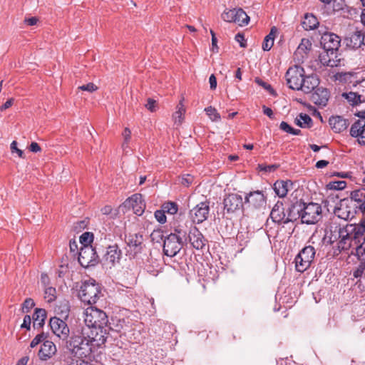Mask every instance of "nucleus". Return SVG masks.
Returning <instances> with one entry per match:
<instances>
[{"label":"nucleus","instance_id":"obj_21","mask_svg":"<svg viewBox=\"0 0 365 365\" xmlns=\"http://www.w3.org/2000/svg\"><path fill=\"white\" fill-rule=\"evenodd\" d=\"M245 202L253 208L259 209L265 206L266 200L262 192L255 191L250 192L245 197Z\"/></svg>","mask_w":365,"mask_h":365},{"label":"nucleus","instance_id":"obj_14","mask_svg":"<svg viewBox=\"0 0 365 365\" xmlns=\"http://www.w3.org/2000/svg\"><path fill=\"white\" fill-rule=\"evenodd\" d=\"M123 206L128 209H132L133 212L140 216L144 212L145 205L143 200L141 194H134L128 198L123 203Z\"/></svg>","mask_w":365,"mask_h":365},{"label":"nucleus","instance_id":"obj_43","mask_svg":"<svg viewBox=\"0 0 365 365\" xmlns=\"http://www.w3.org/2000/svg\"><path fill=\"white\" fill-rule=\"evenodd\" d=\"M359 243L360 245H358L356 248V255L357 256L358 259L360 261V263L365 264V243H363V242Z\"/></svg>","mask_w":365,"mask_h":365},{"label":"nucleus","instance_id":"obj_49","mask_svg":"<svg viewBox=\"0 0 365 365\" xmlns=\"http://www.w3.org/2000/svg\"><path fill=\"white\" fill-rule=\"evenodd\" d=\"M64 365H91V364L78 358L77 359H70L69 360L66 361V364Z\"/></svg>","mask_w":365,"mask_h":365},{"label":"nucleus","instance_id":"obj_4","mask_svg":"<svg viewBox=\"0 0 365 365\" xmlns=\"http://www.w3.org/2000/svg\"><path fill=\"white\" fill-rule=\"evenodd\" d=\"M101 295V287L94 279L84 282L79 292L81 300L91 305L96 304Z\"/></svg>","mask_w":365,"mask_h":365},{"label":"nucleus","instance_id":"obj_47","mask_svg":"<svg viewBox=\"0 0 365 365\" xmlns=\"http://www.w3.org/2000/svg\"><path fill=\"white\" fill-rule=\"evenodd\" d=\"M364 274H365V264L360 263L356 267V269L354 270L353 276L355 278L361 279Z\"/></svg>","mask_w":365,"mask_h":365},{"label":"nucleus","instance_id":"obj_33","mask_svg":"<svg viewBox=\"0 0 365 365\" xmlns=\"http://www.w3.org/2000/svg\"><path fill=\"white\" fill-rule=\"evenodd\" d=\"M297 125L301 128H311L312 120L310 116L306 113H300L294 120Z\"/></svg>","mask_w":365,"mask_h":365},{"label":"nucleus","instance_id":"obj_12","mask_svg":"<svg viewBox=\"0 0 365 365\" xmlns=\"http://www.w3.org/2000/svg\"><path fill=\"white\" fill-rule=\"evenodd\" d=\"M97 254L92 246H85L80 248L78 262L83 267L93 266L97 262Z\"/></svg>","mask_w":365,"mask_h":365},{"label":"nucleus","instance_id":"obj_7","mask_svg":"<svg viewBox=\"0 0 365 365\" xmlns=\"http://www.w3.org/2000/svg\"><path fill=\"white\" fill-rule=\"evenodd\" d=\"M305 75L304 68L294 65L291 66L286 72L285 78L289 88L299 91L302 86V82Z\"/></svg>","mask_w":365,"mask_h":365},{"label":"nucleus","instance_id":"obj_58","mask_svg":"<svg viewBox=\"0 0 365 365\" xmlns=\"http://www.w3.org/2000/svg\"><path fill=\"white\" fill-rule=\"evenodd\" d=\"M279 128L287 133H290L291 131H292V127L284 121L281 122L279 125Z\"/></svg>","mask_w":365,"mask_h":365},{"label":"nucleus","instance_id":"obj_11","mask_svg":"<svg viewBox=\"0 0 365 365\" xmlns=\"http://www.w3.org/2000/svg\"><path fill=\"white\" fill-rule=\"evenodd\" d=\"M209 202H201L190 210V217L194 223L200 224L205 221L210 214Z\"/></svg>","mask_w":365,"mask_h":365},{"label":"nucleus","instance_id":"obj_19","mask_svg":"<svg viewBox=\"0 0 365 365\" xmlns=\"http://www.w3.org/2000/svg\"><path fill=\"white\" fill-rule=\"evenodd\" d=\"M57 348L55 344L50 340L45 339L41 345L38 356L41 360L47 361L55 356Z\"/></svg>","mask_w":365,"mask_h":365},{"label":"nucleus","instance_id":"obj_56","mask_svg":"<svg viewBox=\"0 0 365 365\" xmlns=\"http://www.w3.org/2000/svg\"><path fill=\"white\" fill-rule=\"evenodd\" d=\"M156 101L152 98L148 99V103L145 107L151 112H154L156 110Z\"/></svg>","mask_w":365,"mask_h":365},{"label":"nucleus","instance_id":"obj_29","mask_svg":"<svg viewBox=\"0 0 365 365\" xmlns=\"http://www.w3.org/2000/svg\"><path fill=\"white\" fill-rule=\"evenodd\" d=\"M292 185V183L290 181H277L274 184V190L279 197H284L287 195V192Z\"/></svg>","mask_w":365,"mask_h":365},{"label":"nucleus","instance_id":"obj_15","mask_svg":"<svg viewBox=\"0 0 365 365\" xmlns=\"http://www.w3.org/2000/svg\"><path fill=\"white\" fill-rule=\"evenodd\" d=\"M143 241V235L139 233L130 234L126 240V244L129 248L128 252L133 257L141 252L144 247Z\"/></svg>","mask_w":365,"mask_h":365},{"label":"nucleus","instance_id":"obj_10","mask_svg":"<svg viewBox=\"0 0 365 365\" xmlns=\"http://www.w3.org/2000/svg\"><path fill=\"white\" fill-rule=\"evenodd\" d=\"M341 39L333 33H325L322 35L320 43L324 51L330 52L331 56L336 57V53L340 46Z\"/></svg>","mask_w":365,"mask_h":365},{"label":"nucleus","instance_id":"obj_46","mask_svg":"<svg viewBox=\"0 0 365 365\" xmlns=\"http://www.w3.org/2000/svg\"><path fill=\"white\" fill-rule=\"evenodd\" d=\"M46 339V336L43 334V333H41V334H37L31 341L30 343V347L31 348H34L36 347V346H38L39 344L41 343H43V341H45V339Z\"/></svg>","mask_w":365,"mask_h":365},{"label":"nucleus","instance_id":"obj_53","mask_svg":"<svg viewBox=\"0 0 365 365\" xmlns=\"http://www.w3.org/2000/svg\"><path fill=\"white\" fill-rule=\"evenodd\" d=\"M165 212H163V210H157L155 212V217L160 223H165L166 222V216Z\"/></svg>","mask_w":365,"mask_h":365},{"label":"nucleus","instance_id":"obj_22","mask_svg":"<svg viewBox=\"0 0 365 365\" xmlns=\"http://www.w3.org/2000/svg\"><path fill=\"white\" fill-rule=\"evenodd\" d=\"M270 217L273 220V222H277L278 224L280 223H287L289 221H292V218H285V214L284 212L283 204L282 202H277L275 204L274 207L272 208Z\"/></svg>","mask_w":365,"mask_h":365},{"label":"nucleus","instance_id":"obj_37","mask_svg":"<svg viewBox=\"0 0 365 365\" xmlns=\"http://www.w3.org/2000/svg\"><path fill=\"white\" fill-rule=\"evenodd\" d=\"M312 48V43L308 38H302L297 47V53L302 55L307 54Z\"/></svg>","mask_w":365,"mask_h":365},{"label":"nucleus","instance_id":"obj_6","mask_svg":"<svg viewBox=\"0 0 365 365\" xmlns=\"http://www.w3.org/2000/svg\"><path fill=\"white\" fill-rule=\"evenodd\" d=\"M315 256V250L312 246H306L295 257L296 269L303 272L311 265Z\"/></svg>","mask_w":365,"mask_h":365},{"label":"nucleus","instance_id":"obj_25","mask_svg":"<svg viewBox=\"0 0 365 365\" xmlns=\"http://www.w3.org/2000/svg\"><path fill=\"white\" fill-rule=\"evenodd\" d=\"M364 33L358 29L350 34L349 36L346 38L347 46L354 49L360 48L364 43Z\"/></svg>","mask_w":365,"mask_h":365},{"label":"nucleus","instance_id":"obj_64","mask_svg":"<svg viewBox=\"0 0 365 365\" xmlns=\"http://www.w3.org/2000/svg\"><path fill=\"white\" fill-rule=\"evenodd\" d=\"M25 22L29 26H34V25H36V23L38 22V19L36 17H31L29 19H26Z\"/></svg>","mask_w":365,"mask_h":365},{"label":"nucleus","instance_id":"obj_51","mask_svg":"<svg viewBox=\"0 0 365 365\" xmlns=\"http://www.w3.org/2000/svg\"><path fill=\"white\" fill-rule=\"evenodd\" d=\"M35 305L34 300L31 298L26 299L22 305V310L24 312H29Z\"/></svg>","mask_w":365,"mask_h":365},{"label":"nucleus","instance_id":"obj_36","mask_svg":"<svg viewBox=\"0 0 365 365\" xmlns=\"http://www.w3.org/2000/svg\"><path fill=\"white\" fill-rule=\"evenodd\" d=\"M342 96L347 100L351 106H356L362 102L361 96L354 92L344 93Z\"/></svg>","mask_w":365,"mask_h":365},{"label":"nucleus","instance_id":"obj_17","mask_svg":"<svg viewBox=\"0 0 365 365\" xmlns=\"http://www.w3.org/2000/svg\"><path fill=\"white\" fill-rule=\"evenodd\" d=\"M121 257V250L117 245H110L103 257L104 264L110 267L114 266L120 262Z\"/></svg>","mask_w":365,"mask_h":365},{"label":"nucleus","instance_id":"obj_55","mask_svg":"<svg viewBox=\"0 0 365 365\" xmlns=\"http://www.w3.org/2000/svg\"><path fill=\"white\" fill-rule=\"evenodd\" d=\"M235 40L240 43V46L242 48H245L247 46L246 40L243 34L238 33L235 36Z\"/></svg>","mask_w":365,"mask_h":365},{"label":"nucleus","instance_id":"obj_26","mask_svg":"<svg viewBox=\"0 0 365 365\" xmlns=\"http://www.w3.org/2000/svg\"><path fill=\"white\" fill-rule=\"evenodd\" d=\"M329 123L335 133H341L345 130L349 125L347 120L339 115L331 116Z\"/></svg>","mask_w":365,"mask_h":365},{"label":"nucleus","instance_id":"obj_57","mask_svg":"<svg viewBox=\"0 0 365 365\" xmlns=\"http://www.w3.org/2000/svg\"><path fill=\"white\" fill-rule=\"evenodd\" d=\"M193 181V178L190 175L183 176L181 180V183L185 186H189Z\"/></svg>","mask_w":365,"mask_h":365},{"label":"nucleus","instance_id":"obj_9","mask_svg":"<svg viewBox=\"0 0 365 365\" xmlns=\"http://www.w3.org/2000/svg\"><path fill=\"white\" fill-rule=\"evenodd\" d=\"M222 18L227 22H234L240 26H246L250 21L249 16L242 9H233L225 11Z\"/></svg>","mask_w":365,"mask_h":365},{"label":"nucleus","instance_id":"obj_32","mask_svg":"<svg viewBox=\"0 0 365 365\" xmlns=\"http://www.w3.org/2000/svg\"><path fill=\"white\" fill-rule=\"evenodd\" d=\"M277 33V29L275 26L272 27L269 34L265 36L262 43V49L264 51H268L272 48Z\"/></svg>","mask_w":365,"mask_h":365},{"label":"nucleus","instance_id":"obj_31","mask_svg":"<svg viewBox=\"0 0 365 365\" xmlns=\"http://www.w3.org/2000/svg\"><path fill=\"white\" fill-rule=\"evenodd\" d=\"M319 21L315 16L312 14H307L304 16V19L302 22L303 28L307 31L315 29L318 25Z\"/></svg>","mask_w":365,"mask_h":365},{"label":"nucleus","instance_id":"obj_28","mask_svg":"<svg viewBox=\"0 0 365 365\" xmlns=\"http://www.w3.org/2000/svg\"><path fill=\"white\" fill-rule=\"evenodd\" d=\"M334 212L339 218L345 220L352 217V212L344 201L340 202L339 205L335 207Z\"/></svg>","mask_w":365,"mask_h":365},{"label":"nucleus","instance_id":"obj_62","mask_svg":"<svg viewBox=\"0 0 365 365\" xmlns=\"http://www.w3.org/2000/svg\"><path fill=\"white\" fill-rule=\"evenodd\" d=\"M29 150L31 151V152H34V153H38V152H40L41 150V147L39 146V145L36 143V142H32L29 146Z\"/></svg>","mask_w":365,"mask_h":365},{"label":"nucleus","instance_id":"obj_3","mask_svg":"<svg viewBox=\"0 0 365 365\" xmlns=\"http://www.w3.org/2000/svg\"><path fill=\"white\" fill-rule=\"evenodd\" d=\"M329 240L331 244L336 242L339 252L349 250L351 246L352 240H354L352 225H347L343 227L336 226L331 231Z\"/></svg>","mask_w":365,"mask_h":365},{"label":"nucleus","instance_id":"obj_40","mask_svg":"<svg viewBox=\"0 0 365 365\" xmlns=\"http://www.w3.org/2000/svg\"><path fill=\"white\" fill-rule=\"evenodd\" d=\"M205 111L212 121L218 122L221 120L220 113L214 107H207L205 108Z\"/></svg>","mask_w":365,"mask_h":365},{"label":"nucleus","instance_id":"obj_24","mask_svg":"<svg viewBox=\"0 0 365 365\" xmlns=\"http://www.w3.org/2000/svg\"><path fill=\"white\" fill-rule=\"evenodd\" d=\"M319 85V79L314 75H304L301 88L299 91H303L304 93H310Z\"/></svg>","mask_w":365,"mask_h":365},{"label":"nucleus","instance_id":"obj_54","mask_svg":"<svg viewBox=\"0 0 365 365\" xmlns=\"http://www.w3.org/2000/svg\"><path fill=\"white\" fill-rule=\"evenodd\" d=\"M255 82L258 85H259L262 87H263L264 88H265L266 90L269 91L272 94L274 93V91L270 84L267 83L266 82L263 81L262 80H261L259 78H255Z\"/></svg>","mask_w":365,"mask_h":365},{"label":"nucleus","instance_id":"obj_18","mask_svg":"<svg viewBox=\"0 0 365 365\" xmlns=\"http://www.w3.org/2000/svg\"><path fill=\"white\" fill-rule=\"evenodd\" d=\"M187 238L193 248L196 250H202L206 245V239L196 227L190 230Z\"/></svg>","mask_w":365,"mask_h":365},{"label":"nucleus","instance_id":"obj_60","mask_svg":"<svg viewBox=\"0 0 365 365\" xmlns=\"http://www.w3.org/2000/svg\"><path fill=\"white\" fill-rule=\"evenodd\" d=\"M31 317L29 315H26L24 318L23 324H21L22 328H26L27 329H30L31 325Z\"/></svg>","mask_w":365,"mask_h":365},{"label":"nucleus","instance_id":"obj_41","mask_svg":"<svg viewBox=\"0 0 365 365\" xmlns=\"http://www.w3.org/2000/svg\"><path fill=\"white\" fill-rule=\"evenodd\" d=\"M56 298V290L53 287L44 288V299L48 302H53Z\"/></svg>","mask_w":365,"mask_h":365},{"label":"nucleus","instance_id":"obj_20","mask_svg":"<svg viewBox=\"0 0 365 365\" xmlns=\"http://www.w3.org/2000/svg\"><path fill=\"white\" fill-rule=\"evenodd\" d=\"M350 135L357 138L359 144L365 145V120H357L351 126Z\"/></svg>","mask_w":365,"mask_h":365},{"label":"nucleus","instance_id":"obj_23","mask_svg":"<svg viewBox=\"0 0 365 365\" xmlns=\"http://www.w3.org/2000/svg\"><path fill=\"white\" fill-rule=\"evenodd\" d=\"M329 91L323 88H317L312 94V101L318 106H325L329 100Z\"/></svg>","mask_w":365,"mask_h":365},{"label":"nucleus","instance_id":"obj_1","mask_svg":"<svg viewBox=\"0 0 365 365\" xmlns=\"http://www.w3.org/2000/svg\"><path fill=\"white\" fill-rule=\"evenodd\" d=\"M97 334L82 328L72 334L66 342V347L74 356L88 357L106 343V339L102 336L98 337Z\"/></svg>","mask_w":365,"mask_h":365},{"label":"nucleus","instance_id":"obj_35","mask_svg":"<svg viewBox=\"0 0 365 365\" xmlns=\"http://www.w3.org/2000/svg\"><path fill=\"white\" fill-rule=\"evenodd\" d=\"M185 108L182 101L177 106V110L173 113V118L175 124L180 125L184 119Z\"/></svg>","mask_w":365,"mask_h":365},{"label":"nucleus","instance_id":"obj_44","mask_svg":"<svg viewBox=\"0 0 365 365\" xmlns=\"http://www.w3.org/2000/svg\"><path fill=\"white\" fill-rule=\"evenodd\" d=\"M123 137V143L122 144V148L123 150H125L128 147V144L131 139V131L128 128H125L122 133Z\"/></svg>","mask_w":365,"mask_h":365},{"label":"nucleus","instance_id":"obj_39","mask_svg":"<svg viewBox=\"0 0 365 365\" xmlns=\"http://www.w3.org/2000/svg\"><path fill=\"white\" fill-rule=\"evenodd\" d=\"M162 209L165 213L174 215L177 213L178 210V206L177 203L174 202H166L163 204Z\"/></svg>","mask_w":365,"mask_h":365},{"label":"nucleus","instance_id":"obj_16","mask_svg":"<svg viewBox=\"0 0 365 365\" xmlns=\"http://www.w3.org/2000/svg\"><path fill=\"white\" fill-rule=\"evenodd\" d=\"M51 329L53 334L62 339H66L69 335V328L67 324L58 317H53L49 322Z\"/></svg>","mask_w":365,"mask_h":365},{"label":"nucleus","instance_id":"obj_30","mask_svg":"<svg viewBox=\"0 0 365 365\" xmlns=\"http://www.w3.org/2000/svg\"><path fill=\"white\" fill-rule=\"evenodd\" d=\"M46 318V312L43 309H36L33 314V325L34 328L42 327Z\"/></svg>","mask_w":365,"mask_h":365},{"label":"nucleus","instance_id":"obj_2","mask_svg":"<svg viewBox=\"0 0 365 365\" xmlns=\"http://www.w3.org/2000/svg\"><path fill=\"white\" fill-rule=\"evenodd\" d=\"M84 322L87 326L84 329L93 334L98 333V337L102 336L107 339L110 327L105 312L92 306L88 307L84 312Z\"/></svg>","mask_w":365,"mask_h":365},{"label":"nucleus","instance_id":"obj_52","mask_svg":"<svg viewBox=\"0 0 365 365\" xmlns=\"http://www.w3.org/2000/svg\"><path fill=\"white\" fill-rule=\"evenodd\" d=\"M11 150L12 153L16 152L18 154L19 158H25L23 150H21L17 148V143L15 140H14L11 143Z\"/></svg>","mask_w":365,"mask_h":365},{"label":"nucleus","instance_id":"obj_50","mask_svg":"<svg viewBox=\"0 0 365 365\" xmlns=\"http://www.w3.org/2000/svg\"><path fill=\"white\" fill-rule=\"evenodd\" d=\"M78 90L86 91L89 93H93L98 89V86L93 83H88L86 85L81 86L78 88Z\"/></svg>","mask_w":365,"mask_h":365},{"label":"nucleus","instance_id":"obj_61","mask_svg":"<svg viewBox=\"0 0 365 365\" xmlns=\"http://www.w3.org/2000/svg\"><path fill=\"white\" fill-rule=\"evenodd\" d=\"M209 83L210 85V89L215 90L217 87V79L214 74H212L209 78Z\"/></svg>","mask_w":365,"mask_h":365},{"label":"nucleus","instance_id":"obj_59","mask_svg":"<svg viewBox=\"0 0 365 365\" xmlns=\"http://www.w3.org/2000/svg\"><path fill=\"white\" fill-rule=\"evenodd\" d=\"M41 282L43 284V287H49L50 279L46 274H42L41 276Z\"/></svg>","mask_w":365,"mask_h":365},{"label":"nucleus","instance_id":"obj_38","mask_svg":"<svg viewBox=\"0 0 365 365\" xmlns=\"http://www.w3.org/2000/svg\"><path fill=\"white\" fill-rule=\"evenodd\" d=\"M170 235H175L179 240L184 241V242H187V230L182 225L175 227L174 229V232H172Z\"/></svg>","mask_w":365,"mask_h":365},{"label":"nucleus","instance_id":"obj_48","mask_svg":"<svg viewBox=\"0 0 365 365\" xmlns=\"http://www.w3.org/2000/svg\"><path fill=\"white\" fill-rule=\"evenodd\" d=\"M346 186L345 181L331 182L329 184V187L332 190H344Z\"/></svg>","mask_w":365,"mask_h":365},{"label":"nucleus","instance_id":"obj_5","mask_svg":"<svg viewBox=\"0 0 365 365\" xmlns=\"http://www.w3.org/2000/svg\"><path fill=\"white\" fill-rule=\"evenodd\" d=\"M302 222L306 224H314L321 218L322 207L318 203L310 202L304 205V207L297 210Z\"/></svg>","mask_w":365,"mask_h":365},{"label":"nucleus","instance_id":"obj_42","mask_svg":"<svg viewBox=\"0 0 365 365\" xmlns=\"http://www.w3.org/2000/svg\"><path fill=\"white\" fill-rule=\"evenodd\" d=\"M79 240L81 247L91 246V243L93 240V235L91 232H86L81 235Z\"/></svg>","mask_w":365,"mask_h":365},{"label":"nucleus","instance_id":"obj_63","mask_svg":"<svg viewBox=\"0 0 365 365\" xmlns=\"http://www.w3.org/2000/svg\"><path fill=\"white\" fill-rule=\"evenodd\" d=\"M14 98L8 99L0 108L1 110H4L13 105Z\"/></svg>","mask_w":365,"mask_h":365},{"label":"nucleus","instance_id":"obj_34","mask_svg":"<svg viewBox=\"0 0 365 365\" xmlns=\"http://www.w3.org/2000/svg\"><path fill=\"white\" fill-rule=\"evenodd\" d=\"M330 52H328V51H324V52L320 53L319 55V61L324 66H329V67H335L337 66V60H334L333 58H331Z\"/></svg>","mask_w":365,"mask_h":365},{"label":"nucleus","instance_id":"obj_45","mask_svg":"<svg viewBox=\"0 0 365 365\" xmlns=\"http://www.w3.org/2000/svg\"><path fill=\"white\" fill-rule=\"evenodd\" d=\"M351 198L356 202H361L365 198V190H357L351 192Z\"/></svg>","mask_w":365,"mask_h":365},{"label":"nucleus","instance_id":"obj_13","mask_svg":"<svg viewBox=\"0 0 365 365\" xmlns=\"http://www.w3.org/2000/svg\"><path fill=\"white\" fill-rule=\"evenodd\" d=\"M224 210L228 214L235 213L243 207V200L241 195L235 193L227 195L224 200Z\"/></svg>","mask_w":365,"mask_h":365},{"label":"nucleus","instance_id":"obj_27","mask_svg":"<svg viewBox=\"0 0 365 365\" xmlns=\"http://www.w3.org/2000/svg\"><path fill=\"white\" fill-rule=\"evenodd\" d=\"M354 230V240L356 242L365 243V218L361 220L358 224L352 225Z\"/></svg>","mask_w":365,"mask_h":365},{"label":"nucleus","instance_id":"obj_8","mask_svg":"<svg viewBox=\"0 0 365 365\" xmlns=\"http://www.w3.org/2000/svg\"><path fill=\"white\" fill-rule=\"evenodd\" d=\"M185 243L175 235H168L163 242V252L168 257H175L180 252Z\"/></svg>","mask_w":365,"mask_h":365}]
</instances>
